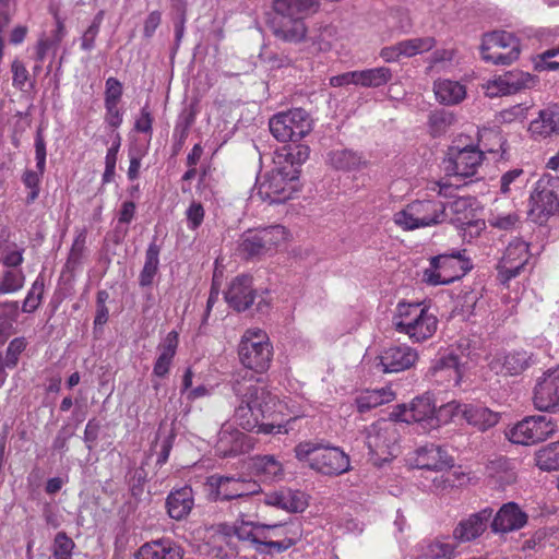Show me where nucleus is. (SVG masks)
I'll return each instance as SVG.
<instances>
[{"mask_svg":"<svg viewBox=\"0 0 559 559\" xmlns=\"http://www.w3.org/2000/svg\"><path fill=\"white\" fill-rule=\"evenodd\" d=\"M104 106L106 110L104 117L105 122L114 129L119 128L123 120V112L119 108V104L104 103Z\"/></svg>","mask_w":559,"mask_h":559,"instance_id":"4d7b16f0","label":"nucleus"},{"mask_svg":"<svg viewBox=\"0 0 559 559\" xmlns=\"http://www.w3.org/2000/svg\"><path fill=\"white\" fill-rule=\"evenodd\" d=\"M25 282V275L21 270H7L0 278V295L19 292Z\"/></svg>","mask_w":559,"mask_h":559,"instance_id":"a18cd8bd","label":"nucleus"},{"mask_svg":"<svg viewBox=\"0 0 559 559\" xmlns=\"http://www.w3.org/2000/svg\"><path fill=\"white\" fill-rule=\"evenodd\" d=\"M443 411H450V416L461 415L468 425L479 431H486L495 427L500 420V414L491 411L483 404L460 403L452 401Z\"/></svg>","mask_w":559,"mask_h":559,"instance_id":"a211bd4d","label":"nucleus"},{"mask_svg":"<svg viewBox=\"0 0 559 559\" xmlns=\"http://www.w3.org/2000/svg\"><path fill=\"white\" fill-rule=\"evenodd\" d=\"M74 547V542L64 532H59L53 539L52 556L55 559H72Z\"/></svg>","mask_w":559,"mask_h":559,"instance_id":"09e8293b","label":"nucleus"},{"mask_svg":"<svg viewBox=\"0 0 559 559\" xmlns=\"http://www.w3.org/2000/svg\"><path fill=\"white\" fill-rule=\"evenodd\" d=\"M27 342L25 337H15L9 343L5 357H3L7 362V368L13 369L17 366L20 356L25 350Z\"/></svg>","mask_w":559,"mask_h":559,"instance_id":"8fccbe9b","label":"nucleus"},{"mask_svg":"<svg viewBox=\"0 0 559 559\" xmlns=\"http://www.w3.org/2000/svg\"><path fill=\"white\" fill-rule=\"evenodd\" d=\"M152 124H153V116L151 114L148 105L146 104L141 109L140 117L136 118V120H135L134 129L138 132L151 133Z\"/></svg>","mask_w":559,"mask_h":559,"instance_id":"0e129e2a","label":"nucleus"},{"mask_svg":"<svg viewBox=\"0 0 559 559\" xmlns=\"http://www.w3.org/2000/svg\"><path fill=\"white\" fill-rule=\"evenodd\" d=\"M318 9L319 0H273L272 33L284 41H302L307 35L305 19Z\"/></svg>","mask_w":559,"mask_h":559,"instance_id":"f03ea898","label":"nucleus"},{"mask_svg":"<svg viewBox=\"0 0 559 559\" xmlns=\"http://www.w3.org/2000/svg\"><path fill=\"white\" fill-rule=\"evenodd\" d=\"M448 217L447 206L439 200H417L394 214V223L404 230L437 225Z\"/></svg>","mask_w":559,"mask_h":559,"instance_id":"1a4fd4ad","label":"nucleus"},{"mask_svg":"<svg viewBox=\"0 0 559 559\" xmlns=\"http://www.w3.org/2000/svg\"><path fill=\"white\" fill-rule=\"evenodd\" d=\"M281 524H262L248 519H237L236 537L238 540L248 543L260 554H271L270 550L261 548L263 538H270L269 532L280 527Z\"/></svg>","mask_w":559,"mask_h":559,"instance_id":"b1692460","label":"nucleus"},{"mask_svg":"<svg viewBox=\"0 0 559 559\" xmlns=\"http://www.w3.org/2000/svg\"><path fill=\"white\" fill-rule=\"evenodd\" d=\"M238 356L245 371L253 376L266 371L273 358V346L267 334L261 329H248L238 344Z\"/></svg>","mask_w":559,"mask_h":559,"instance_id":"0eeeda50","label":"nucleus"},{"mask_svg":"<svg viewBox=\"0 0 559 559\" xmlns=\"http://www.w3.org/2000/svg\"><path fill=\"white\" fill-rule=\"evenodd\" d=\"M531 247H507L499 263V277L502 284L520 275L530 259Z\"/></svg>","mask_w":559,"mask_h":559,"instance_id":"a878e982","label":"nucleus"},{"mask_svg":"<svg viewBox=\"0 0 559 559\" xmlns=\"http://www.w3.org/2000/svg\"><path fill=\"white\" fill-rule=\"evenodd\" d=\"M392 79V71L386 67H378L358 71V85L377 88L385 85Z\"/></svg>","mask_w":559,"mask_h":559,"instance_id":"e433bc0d","label":"nucleus"},{"mask_svg":"<svg viewBox=\"0 0 559 559\" xmlns=\"http://www.w3.org/2000/svg\"><path fill=\"white\" fill-rule=\"evenodd\" d=\"M39 174L33 170H26L23 175V183L26 188L31 189L27 195V203L34 202L39 194Z\"/></svg>","mask_w":559,"mask_h":559,"instance_id":"13d9d810","label":"nucleus"},{"mask_svg":"<svg viewBox=\"0 0 559 559\" xmlns=\"http://www.w3.org/2000/svg\"><path fill=\"white\" fill-rule=\"evenodd\" d=\"M528 131L536 140L558 135L559 112L551 108L540 110L538 117L530 123Z\"/></svg>","mask_w":559,"mask_h":559,"instance_id":"7c9ffc66","label":"nucleus"},{"mask_svg":"<svg viewBox=\"0 0 559 559\" xmlns=\"http://www.w3.org/2000/svg\"><path fill=\"white\" fill-rule=\"evenodd\" d=\"M506 84L507 82L503 74L495 78L491 81H488L485 86L486 95L491 98L501 95H511L512 93Z\"/></svg>","mask_w":559,"mask_h":559,"instance_id":"6e6d98bb","label":"nucleus"},{"mask_svg":"<svg viewBox=\"0 0 559 559\" xmlns=\"http://www.w3.org/2000/svg\"><path fill=\"white\" fill-rule=\"evenodd\" d=\"M393 400L394 393L389 389L367 390L357 396L356 405L359 413H366Z\"/></svg>","mask_w":559,"mask_h":559,"instance_id":"f704fd0d","label":"nucleus"},{"mask_svg":"<svg viewBox=\"0 0 559 559\" xmlns=\"http://www.w3.org/2000/svg\"><path fill=\"white\" fill-rule=\"evenodd\" d=\"M123 87L116 78H108L105 83L104 103L119 104L122 97Z\"/></svg>","mask_w":559,"mask_h":559,"instance_id":"864d4df0","label":"nucleus"},{"mask_svg":"<svg viewBox=\"0 0 559 559\" xmlns=\"http://www.w3.org/2000/svg\"><path fill=\"white\" fill-rule=\"evenodd\" d=\"M326 160L334 169L344 171L359 169L365 164L362 156L349 148H338L329 152Z\"/></svg>","mask_w":559,"mask_h":559,"instance_id":"473e14b6","label":"nucleus"},{"mask_svg":"<svg viewBox=\"0 0 559 559\" xmlns=\"http://www.w3.org/2000/svg\"><path fill=\"white\" fill-rule=\"evenodd\" d=\"M193 506L194 496L190 486L173 489L166 498L167 513L176 521L185 520L191 513Z\"/></svg>","mask_w":559,"mask_h":559,"instance_id":"bb28decb","label":"nucleus"},{"mask_svg":"<svg viewBox=\"0 0 559 559\" xmlns=\"http://www.w3.org/2000/svg\"><path fill=\"white\" fill-rule=\"evenodd\" d=\"M251 468L255 475L269 481H273L283 475V466L273 455L252 459Z\"/></svg>","mask_w":559,"mask_h":559,"instance_id":"c9c22d12","label":"nucleus"},{"mask_svg":"<svg viewBox=\"0 0 559 559\" xmlns=\"http://www.w3.org/2000/svg\"><path fill=\"white\" fill-rule=\"evenodd\" d=\"M255 299V290L252 287L250 275L236 276L225 292V300L237 312L246 311Z\"/></svg>","mask_w":559,"mask_h":559,"instance_id":"412c9836","label":"nucleus"},{"mask_svg":"<svg viewBox=\"0 0 559 559\" xmlns=\"http://www.w3.org/2000/svg\"><path fill=\"white\" fill-rule=\"evenodd\" d=\"M520 219L519 215L515 213L509 214H493L491 213L488 217V224L500 230H513L519 226Z\"/></svg>","mask_w":559,"mask_h":559,"instance_id":"3c124183","label":"nucleus"},{"mask_svg":"<svg viewBox=\"0 0 559 559\" xmlns=\"http://www.w3.org/2000/svg\"><path fill=\"white\" fill-rule=\"evenodd\" d=\"M504 79L512 94L518 93L524 88H531L535 84V78L527 72L521 70H512L506 72Z\"/></svg>","mask_w":559,"mask_h":559,"instance_id":"49530a36","label":"nucleus"},{"mask_svg":"<svg viewBox=\"0 0 559 559\" xmlns=\"http://www.w3.org/2000/svg\"><path fill=\"white\" fill-rule=\"evenodd\" d=\"M414 464L417 468L443 471L454 465V460L440 445L429 443L415 451Z\"/></svg>","mask_w":559,"mask_h":559,"instance_id":"5701e85b","label":"nucleus"},{"mask_svg":"<svg viewBox=\"0 0 559 559\" xmlns=\"http://www.w3.org/2000/svg\"><path fill=\"white\" fill-rule=\"evenodd\" d=\"M474 199L471 197H460L448 204L450 212L457 216L459 222L468 218V213L473 211Z\"/></svg>","mask_w":559,"mask_h":559,"instance_id":"603ef678","label":"nucleus"},{"mask_svg":"<svg viewBox=\"0 0 559 559\" xmlns=\"http://www.w3.org/2000/svg\"><path fill=\"white\" fill-rule=\"evenodd\" d=\"M557 431V425L545 415L527 416L519 421L508 433L510 441L518 444L542 442Z\"/></svg>","mask_w":559,"mask_h":559,"instance_id":"2eb2a0df","label":"nucleus"},{"mask_svg":"<svg viewBox=\"0 0 559 559\" xmlns=\"http://www.w3.org/2000/svg\"><path fill=\"white\" fill-rule=\"evenodd\" d=\"M438 318L430 307L419 302L400 301L392 318V325L399 333L406 334L413 342L421 343L433 336Z\"/></svg>","mask_w":559,"mask_h":559,"instance_id":"7ed1b4c3","label":"nucleus"},{"mask_svg":"<svg viewBox=\"0 0 559 559\" xmlns=\"http://www.w3.org/2000/svg\"><path fill=\"white\" fill-rule=\"evenodd\" d=\"M239 437H242L241 432L236 430L234 433H231L227 428L223 427L218 433L216 451L223 456H230L236 454L239 450Z\"/></svg>","mask_w":559,"mask_h":559,"instance_id":"37998d69","label":"nucleus"},{"mask_svg":"<svg viewBox=\"0 0 559 559\" xmlns=\"http://www.w3.org/2000/svg\"><path fill=\"white\" fill-rule=\"evenodd\" d=\"M466 360L453 349L439 357L430 367V373L438 382H448L457 386L462 380Z\"/></svg>","mask_w":559,"mask_h":559,"instance_id":"aec40b11","label":"nucleus"},{"mask_svg":"<svg viewBox=\"0 0 559 559\" xmlns=\"http://www.w3.org/2000/svg\"><path fill=\"white\" fill-rule=\"evenodd\" d=\"M491 519L490 527L495 533L518 531L527 523V514L515 502L504 503Z\"/></svg>","mask_w":559,"mask_h":559,"instance_id":"393cba45","label":"nucleus"},{"mask_svg":"<svg viewBox=\"0 0 559 559\" xmlns=\"http://www.w3.org/2000/svg\"><path fill=\"white\" fill-rule=\"evenodd\" d=\"M313 127L309 112L294 108L274 115L269 121L272 135L280 142H298L308 135Z\"/></svg>","mask_w":559,"mask_h":559,"instance_id":"9b49d317","label":"nucleus"},{"mask_svg":"<svg viewBox=\"0 0 559 559\" xmlns=\"http://www.w3.org/2000/svg\"><path fill=\"white\" fill-rule=\"evenodd\" d=\"M486 474L500 489H504L516 480L513 462L504 456L488 461L486 464Z\"/></svg>","mask_w":559,"mask_h":559,"instance_id":"c756f323","label":"nucleus"},{"mask_svg":"<svg viewBox=\"0 0 559 559\" xmlns=\"http://www.w3.org/2000/svg\"><path fill=\"white\" fill-rule=\"evenodd\" d=\"M293 240V236L286 227L273 225L247 231L241 245H281Z\"/></svg>","mask_w":559,"mask_h":559,"instance_id":"cd10ccee","label":"nucleus"},{"mask_svg":"<svg viewBox=\"0 0 559 559\" xmlns=\"http://www.w3.org/2000/svg\"><path fill=\"white\" fill-rule=\"evenodd\" d=\"M435 94L437 99L445 105H454L464 99L465 86L451 80H440L435 83Z\"/></svg>","mask_w":559,"mask_h":559,"instance_id":"72a5a7b5","label":"nucleus"},{"mask_svg":"<svg viewBox=\"0 0 559 559\" xmlns=\"http://www.w3.org/2000/svg\"><path fill=\"white\" fill-rule=\"evenodd\" d=\"M294 451L298 461L326 476H338L350 469L349 456L338 447L308 441L297 444Z\"/></svg>","mask_w":559,"mask_h":559,"instance_id":"20e7f679","label":"nucleus"},{"mask_svg":"<svg viewBox=\"0 0 559 559\" xmlns=\"http://www.w3.org/2000/svg\"><path fill=\"white\" fill-rule=\"evenodd\" d=\"M159 248L148 247L145 255V263L139 276L141 287H148L153 284L154 277L158 272Z\"/></svg>","mask_w":559,"mask_h":559,"instance_id":"58836bf2","label":"nucleus"},{"mask_svg":"<svg viewBox=\"0 0 559 559\" xmlns=\"http://www.w3.org/2000/svg\"><path fill=\"white\" fill-rule=\"evenodd\" d=\"M493 510L489 507L471 514L459 522L453 531V537L457 543H468L478 538L488 527Z\"/></svg>","mask_w":559,"mask_h":559,"instance_id":"4be33fe9","label":"nucleus"},{"mask_svg":"<svg viewBox=\"0 0 559 559\" xmlns=\"http://www.w3.org/2000/svg\"><path fill=\"white\" fill-rule=\"evenodd\" d=\"M211 502H234V506L251 503V496L262 492L260 484L251 478L211 475L204 484Z\"/></svg>","mask_w":559,"mask_h":559,"instance_id":"39448f33","label":"nucleus"},{"mask_svg":"<svg viewBox=\"0 0 559 559\" xmlns=\"http://www.w3.org/2000/svg\"><path fill=\"white\" fill-rule=\"evenodd\" d=\"M531 203L528 215L536 223L559 214V176L543 175L531 193Z\"/></svg>","mask_w":559,"mask_h":559,"instance_id":"ddd939ff","label":"nucleus"},{"mask_svg":"<svg viewBox=\"0 0 559 559\" xmlns=\"http://www.w3.org/2000/svg\"><path fill=\"white\" fill-rule=\"evenodd\" d=\"M537 466L543 471L559 469V442H551L536 453Z\"/></svg>","mask_w":559,"mask_h":559,"instance_id":"a19ab883","label":"nucleus"},{"mask_svg":"<svg viewBox=\"0 0 559 559\" xmlns=\"http://www.w3.org/2000/svg\"><path fill=\"white\" fill-rule=\"evenodd\" d=\"M445 406L447 404L437 411L432 396L424 394L415 397L409 407H403L400 419L407 424L417 423L424 430L430 431L447 421V419H442L443 414L450 416V411H443Z\"/></svg>","mask_w":559,"mask_h":559,"instance_id":"4468645a","label":"nucleus"},{"mask_svg":"<svg viewBox=\"0 0 559 559\" xmlns=\"http://www.w3.org/2000/svg\"><path fill=\"white\" fill-rule=\"evenodd\" d=\"M531 365V355L525 350H514L504 356L502 367L510 376H516Z\"/></svg>","mask_w":559,"mask_h":559,"instance_id":"79ce46f5","label":"nucleus"},{"mask_svg":"<svg viewBox=\"0 0 559 559\" xmlns=\"http://www.w3.org/2000/svg\"><path fill=\"white\" fill-rule=\"evenodd\" d=\"M72 436H73V432L69 430V426L68 425L62 426L59 429V431L57 432V436L52 442V449L55 451L66 453L69 450L68 441H69V439L72 438Z\"/></svg>","mask_w":559,"mask_h":559,"instance_id":"774afa93","label":"nucleus"},{"mask_svg":"<svg viewBox=\"0 0 559 559\" xmlns=\"http://www.w3.org/2000/svg\"><path fill=\"white\" fill-rule=\"evenodd\" d=\"M455 546L441 540H435L423 547L416 559H453Z\"/></svg>","mask_w":559,"mask_h":559,"instance_id":"ea45409f","label":"nucleus"},{"mask_svg":"<svg viewBox=\"0 0 559 559\" xmlns=\"http://www.w3.org/2000/svg\"><path fill=\"white\" fill-rule=\"evenodd\" d=\"M43 518L48 527L53 530L60 527L62 523V515L58 509L50 503H45L43 507Z\"/></svg>","mask_w":559,"mask_h":559,"instance_id":"680f3d73","label":"nucleus"},{"mask_svg":"<svg viewBox=\"0 0 559 559\" xmlns=\"http://www.w3.org/2000/svg\"><path fill=\"white\" fill-rule=\"evenodd\" d=\"M237 397L233 420L241 429L271 435L282 428V404L261 379L248 371L236 372L230 381Z\"/></svg>","mask_w":559,"mask_h":559,"instance_id":"f257e3e1","label":"nucleus"},{"mask_svg":"<svg viewBox=\"0 0 559 559\" xmlns=\"http://www.w3.org/2000/svg\"><path fill=\"white\" fill-rule=\"evenodd\" d=\"M265 503L288 512H301L307 507L305 495L299 490L289 488H283L266 495Z\"/></svg>","mask_w":559,"mask_h":559,"instance_id":"c85d7f7f","label":"nucleus"},{"mask_svg":"<svg viewBox=\"0 0 559 559\" xmlns=\"http://www.w3.org/2000/svg\"><path fill=\"white\" fill-rule=\"evenodd\" d=\"M276 157H282V165H292L296 170L309 158L310 148L305 144H297L289 150H283Z\"/></svg>","mask_w":559,"mask_h":559,"instance_id":"c03bdc74","label":"nucleus"},{"mask_svg":"<svg viewBox=\"0 0 559 559\" xmlns=\"http://www.w3.org/2000/svg\"><path fill=\"white\" fill-rule=\"evenodd\" d=\"M11 70L13 73L12 84L14 87L19 90H23L25 83L28 80V71L25 66L20 60H14L11 64Z\"/></svg>","mask_w":559,"mask_h":559,"instance_id":"052dcab7","label":"nucleus"},{"mask_svg":"<svg viewBox=\"0 0 559 559\" xmlns=\"http://www.w3.org/2000/svg\"><path fill=\"white\" fill-rule=\"evenodd\" d=\"M100 427V421L96 418H92L87 421L84 430L83 441L88 451H92L95 448Z\"/></svg>","mask_w":559,"mask_h":559,"instance_id":"5fc2aeb1","label":"nucleus"},{"mask_svg":"<svg viewBox=\"0 0 559 559\" xmlns=\"http://www.w3.org/2000/svg\"><path fill=\"white\" fill-rule=\"evenodd\" d=\"M418 360V353L406 344L384 348L376 358V367L383 373L411 369Z\"/></svg>","mask_w":559,"mask_h":559,"instance_id":"6ab92c4d","label":"nucleus"},{"mask_svg":"<svg viewBox=\"0 0 559 559\" xmlns=\"http://www.w3.org/2000/svg\"><path fill=\"white\" fill-rule=\"evenodd\" d=\"M159 555H162V559H182V551L179 546H177L170 539H159Z\"/></svg>","mask_w":559,"mask_h":559,"instance_id":"bf43d9fd","label":"nucleus"},{"mask_svg":"<svg viewBox=\"0 0 559 559\" xmlns=\"http://www.w3.org/2000/svg\"><path fill=\"white\" fill-rule=\"evenodd\" d=\"M44 278L38 276L32 284V287L24 299L22 306L23 312L31 313L39 307L44 294Z\"/></svg>","mask_w":559,"mask_h":559,"instance_id":"de8ad7c7","label":"nucleus"},{"mask_svg":"<svg viewBox=\"0 0 559 559\" xmlns=\"http://www.w3.org/2000/svg\"><path fill=\"white\" fill-rule=\"evenodd\" d=\"M178 347V333L170 331L158 345L159 355L154 364L153 373L156 377H165L170 368Z\"/></svg>","mask_w":559,"mask_h":559,"instance_id":"2f4dec72","label":"nucleus"},{"mask_svg":"<svg viewBox=\"0 0 559 559\" xmlns=\"http://www.w3.org/2000/svg\"><path fill=\"white\" fill-rule=\"evenodd\" d=\"M466 250L438 254L430 259L429 267L423 272V282L430 286L449 285L461 280L473 269Z\"/></svg>","mask_w":559,"mask_h":559,"instance_id":"6e6552de","label":"nucleus"},{"mask_svg":"<svg viewBox=\"0 0 559 559\" xmlns=\"http://www.w3.org/2000/svg\"><path fill=\"white\" fill-rule=\"evenodd\" d=\"M532 401L534 407L540 412H559V365L537 379Z\"/></svg>","mask_w":559,"mask_h":559,"instance_id":"f3484780","label":"nucleus"},{"mask_svg":"<svg viewBox=\"0 0 559 559\" xmlns=\"http://www.w3.org/2000/svg\"><path fill=\"white\" fill-rule=\"evenodd\" d=\"M195 119V114L192 110H185L180 116L174 129V135H177L179 131H181V139H186L188 136V131L190 127L193 124Z\"/></svg>","mask_w":559,"mask_h":559,"instance_id":"69168bd1","label":"nucleus"},{"mask_svg":"<svg viewBox=\"0 0 559 559\" xmlns=\"http://www.w3.org/2000/svg\"><path fill=\"white\" fill-rule=\"evenodd\" d=\"M365 444L374 464L391 461L397 455L400 433L396 424L380 419L366 428Z\"/></svg>","mask_w":559,"mask_h":559,"instance_id":"9d476101","label":"nucleus"},{"mask_svg":"<svg viewBox=\"0 0 559 559\" xmlns=\"http://www.w3.org/2000/svg\"><path fill=\"white\" fill-rule=\"evenodd\" d=\"M455 122V117L451 111L445 109L433 110L428 117V129L433 138L441 136L447 133Z\"/></svg>","mask_w":559,"mask_h":559,"instance_id":"4c0bfd02","label":"nucleus"},{"mask_svg":"<svg viewBox=\"0 0 559 559\" xmlns=\"http://www.w3.org/2000/svg\"><path fill=\"white\" fill-rule=\"evenodd\" d=\"M274 165V168L258 181L255 188L260 199L270 204L289 200L297 190V180L300 175V170H296L294 166L282 165V157H276Z\"/></svg>","mask_w":559,"mask_h":559,"instance_id":"423d86ee","label":"nucleus"},{"mask_svg":"<svg viewBox=\"0 0 559 559\" xmlns=\"http://www.w3.org/2000/svg\"><path fill=\"white\" fill-rule=\"evenodd\" d=\"M188 224L192 228L199 227L204 218V209L200 202H192L188 207L187 212Z\"/></svg>","mask_w":559,"mask_h":559,"instance_id":"e2e57ef3","label":"nucleus"},{"mask_svg":"<svg viewBox=\"0 0 559 559\" xmlns=\"http://www.w3.org/2000/svg\"><path fill=\"white\" fill-rule=\"evenodd\" d=\"M484 159V153L476 146H451L444 159L448 176L468 178L477 173Z\"/></svg>","mask_w":559,"mask_h":559,"instance_id":"dca6fc26","label":"nucleus"},{"mask_svg":"<svg viewBox=\"0 0 559 559\" xmlns=\"http://www.w3.org/2000/svg\"><path fill=\"white\" fill-rule=\"evenodd\" d=\"M521 52L519 38L507 31H493L483 35L480 53L486 62L508 66L518 60Z\"/></svg>","mask_w":559,"mask_h":559,"instance_id":"f8f14e48","label":"nucleus"},{"mask_svg":"<svg viewBox=\"0 0 559 559\" xmlns=\"http://www.w3.org/2000/svg\"><path fill=\"white\" fill-rule=\"evenodd\" d=\"M263 61L270 66L271 69H281L292 66V59L284 53L266 52L262 55Z\"/></svg>","mask_w":559,"mask_h":559,"instance_id":"338daca9","label":"nucleus"}]
</instances>
